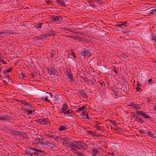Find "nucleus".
<instances>
[{
  "label": "nucleus",
  "mask_w": 156,
  "mask_h": 156,
  "mask_svg": "<svg viewBox=\"0 0 156 156\" xmlns=\"http://www.w3.org/2000/svg\"><path fill=\"white\" fill-rule=\"evenodd\" d=\"M82 78L86 82L89 83L90 81V79H87L86 77H82Z\"/></svg>",
  "instance_id": "obj_28"
},
{
  "label": "nucleus",
  "mask_w": 156,
  "mask_h": 156,
  "mask_svg": "<svg viewBox=\"0 0 156 156\" xmlns=\"http://www.w3.org/2000/svg\"><path fill=\"white\" fill-rule=\"evenodd\" d=\"M152 40H154L156 43V37L154 35H152L151 36Z\"/></svg>",
  "instance_id": "obj_45"
},
{
  "label": "nucleus",
  "mask_w": 156,
  "mask_h": 156,
  "mask_svg": "<svg viewBox=\"0 0 156 156\" xmlns=\"http://www.w3.org/2000/svg\"><path fill=\"white\" fill-rule=\"evenodd\" d=\"M119 58L122 60H123L125 59V57L122 56V55H121L119 56Z\"/></svg>",
  "instance_id": "obj_58"
},
{
  "label": "nucleus",
  "mask_w": 156,
  "mask_h": 156,
  "mask_svg": "<svg viewBox=\"0 0 156 156\" xmlns=\"http://www.w3.org/2000/svg\"><path fill=\"white\" fill-rule=\"evenodd\" d=\"M133 108L137 110L139 109L140 107L138 105L135 104Z\"/></svg>",
  "instance_id": "obj_34"
},
{
  "label": "nucleus",
  "mask_w": 156,
  "mask_h": 156,
  "mask_svg": "<svg viewBox=\"0 0 156 156\" xmlns=\"http://www.w3.org/2000/svg\"><path fill=\"white\" fill-rule=\"evenodd\" d=\"M86 108L87 107L86 106H83L82 107L78 108L76 110V112H80L86 109Z\"/></svg>",
  "instance_id": "obj_19"
},
{
  "label": "nucleus",
  "mask_w": 156,
  "mask_h": 156,
  "mask_svg": "<svg viewBox=\"0 0 156 156\" xmlns=\"http://www.w3.org/2000/svg\"><path fill=\"white\" fill-rule=\"evenodd\" d=\"M143 116L144 118H145L151 120H152V118L151 116H150L149 115H147L146 114H145V113H144Z\"/></svg>",
  "instance_id": "obj_29"
},
{
  "label": "nucleus",
  "mask_w": 156,
  "mask_h": 156,
  "mask_svg": "<svg viewBox=\"0 0 156 156\" xmlns=\"http://www.w3.org/2000/svg\"><path fill=\"white\" fill-rule=\"evenodd\" d=\"M74 150L75 149H87L88 148L87 146L85 143L80 141H73Z\"/></svg>",
  "instance_id": "obj_1"
},
{
  "label": "nucleus",
  "mask_w": 156,
  "mask_h": 156,
  "mask_svg": "<svg viewBox=\"0 0 156 156\" xmlns=\"http://www.w3.org/2000/svg\"><path fill=\"white\" fill-rule=\"evenodd\" d=\"M123 23V25L124 26L127 27L129 25V24L127 23L126 22H125L124 23Z\"/></svg>",
  "instance_id": "obj_46"
},
{
  "label": "nucleus",
  "mask_w": 156,
  "mask_h": 156,
  "mask_svg": "<svg viewBox=\"0 0 156 156\" xmlns=\"http://www.w3.org/2000/svg\"><path fill=\"white\" fill-rule=\"evenodd\" d=\"M62 20V17L61 16H52L51 18V20L53 22L60 21Z\"/></svg>",
  "instance_id": "obj_7"
},
{
  "label": "nucleus",
  "mask_w": 156,
  "mask_h": 156,
  "mask_svg": "<svg viewBox=\"0 0 156 156\" xmlns=\"http://www.w3.org/2000/svg\"><path fill=\"white\" fill-rule=\"evenodd\" d=\"M12 133L13 134L15 135L19 136V134H18V131H15L14 130H12Z\"/></svg>",
  "instance_id": "obj_36"
},
{
  "label": "nucleus",
  "mask_w": 156,
  "mask_h": 156,
  "mask_svg": "<svg viewBox=\"0 0 156 156\" xmlns=\"http://www.w3.org/2000/svg\"><path fill=\"white\" fill-rule=\"evenodd\" d=\"M68 108V106L66 103H64L62 105L61 109L59 111V113L60 114H63Z\"/></svg>",
  "instance_id": "obj_8"
},
{
  "label": "nucleus",
  "mask_w": 156,
  "mask_h": 156,
  "mask_svg": "<svg viewBox=\"0 0 156 156\" xmlns=\"http://www.w3.org/2000/svg\"><path fill=\"white\" fill-rule=\"evenodd\" d=\"M78 40L79 41H84V39L83 38H79L78 39Z\"/></svg>",
  "instance_id": "obj_50"
},
{
  "label": "nucleus",
  "mask_w": 156,
  "mask_h": 156,
  "mask_svg": "<svg viewBox=\"0 0 156 156\" xmlns=\"http://www.w3.org/2000/svg\"><path fill=\"white\" fill-rule=\"evenodd\" d=\"M136 119H135V121H137L140 123H142L144 122L143 120L141 119L138 115L136 116Z\"/></svg>",
  "instance_id": "obj_20"
},
{
  "label": "nucleus",
  "mask_w": 156,
  "mask_h": 156,
  "mask_svg": "<svg viewBox=\"0 0 156 156\" xmlns=\"http://www.w3.org/2000/svg\"><path fill=\"white\" fill-rule=\"evenodd\" d=\"M58 138H59V137L58 136H56V137H55L54 136V138H53L54 140H55L56 141L58 140Z\"/></svg>",
  "instance_id": "obj_59"
},
{
  "label": "nucleus",
  "mask_w": 156,
  "mask_h": 156,
  "mask_svg": "<svg viewBox=\"0 0 156 156\" xmlns=\"http://www.w3.org/2000/svg\"><path fill=\"white\" fill-rule=\"evenodd\" d=\"M40 37H41V40H42L44 38H45L44 34L40 35Z\"/></svg>",
  "instance_id": "obj_47"
},
{
  "label": "nucleus",
  "mask_w": 156,
  "mask_h": 156,
  "mask_svg": "<svg viewBox=\"0 0 156 156\" xmlns=\"http://www.w3.org/2000/svg\"><path fill=\"white\" fill-rule=\"evenodd\" d=\"M74 153L77 155V156H80V155H81V156H84V154L82 153H81L80 152H79L77 151L76 150H74Z\"/></svg>",
  "instance_id": "obj_21"
},
{
  "label": "nucleus",
  "mask_w": 156,
  "mask_h": 156,
  "mask_svg": "<svg viewBox=\"0 0 156 156\" xmlns=\"http://www.w3.org/2000/svg\"><path fill=\"white\" fill-rule=\"evenodd\" d=\"M130 32V31H126V30H124L122 31V33L124 34H127V35H128V33H129V34H130L129 33Z\"/></svg>",
  "instance_id": "obj_39"
},
{
  "label": "nucleus",
  "mask_w": 156,
  "mask_h": 156,
  "mask_svg": "<svg viewBox=\"0 0 156 156\" xmlns=\"http://www.w3.org/2000/svg\"><path fill=\"white\" fill-rule=\"evenodd\" d=\"M58 98V95H55L54 97L53 100L55 101H56Z\"/></svg>",
  "instance_id": "obj_41"
},
{
  "label": "nucleus",
  "mask_w": 156,
  "mask_h": 156,
  "mask_svg": "<svg viewBox=\"0 0 156 156\" xmlns=\"http://www.w3.org/2000/svg\"><path fill=\"white\" fill-rule=\"evenodd\" d=\"M71 55L74 58H76V56L75 54L73 52H72L71 53Z\"/></svg>",
  "instance_id": "obj_64"
},
{
  "label": "nucleus",
  "mask_w": 156,
  "mask_h": 156,
  "mask_svg": "<svg viewBox=\"0 0 156 156\" xmlns=\"http://www.w3.org/2000/svg\"><path fill=\"white\" fill-rule=\"evenodd\" d=\"M88 133L92 134V135H94V132L91 131L89 130L88 131Z\"/></svg>",
  "instance_id": "obj_56"
},
{
  "label": "nucleus",
  "mask_w": 156,
  "mask_h": 156,
  "mask_svg": "<svg viewBox=\"0 0 156 156\" xmlns=\"http://www.w3.org/2000/svg\"><path fill=\"white\" fill-rule=\"evenodd\" d=\"M38 123H40L41 124L47 125L49 123V119L47 118H42L38 119L36 120Z\"/></svg>",
  "instance_id": "obj_4"
},
{
  "label": "nucleus",
  "mask_w": 156,
  "mask_h": 156,
  "mask_svg": "<svg viewBox=\"0 0 156 156\" xmlns=\"http://www.w3.org/2000/svg\"><path fill=\"white\" fill-rule=\"evenodd\" d=\"M41 144L44 146L45 147H49L51 148H53L55 147V145L50 142H43L41 141Z\"/></svg>",
  "instance_id": "obj_6"
},
{
  "label": "nucleus",
  "mask_w": 156,
  "mask_h": 156,
  "mask_svg": "<svg viewBox=\"0 0 156 156\" xmlns=\"http://www.w3.org/2000/svg\"><path fill=\"white\" fill-rule=\"evenodd\" d=\"M73 110L70 109L67 110L66 111H65L63 113L64 115H66V116L68 117L69 116L70 114L72 113Z\"/></svg>",
  "instance_id": "obj_15"
},
{
  "label": "nucleus",
  "mask_w": 156,
  "mask_h": 156,
  "mask_svg": "<svg viewBox=\"0 0 156 156\" xmlns=\"http://www.w3.org/2000/svg\"><path fill=\"white\" fill-rule=\"evenodd\" d=\"M135 103H131L129 104V105H128V107H133L134 106Z\"/></svg>",
  "instance_id": "obj_42"
},
{
  "label": "nucleus",
  "mask_w": 156,
  "mask_h": 156,
  "mask_svg": "<svg viewBox=\"0 0 156 156\" xmlns=\"http://www.w3.org/2000/svg\"><path fill=\"white\" fill-rule=\"evenodd\" d=\"M147 134L150 136L151 137L153 138H155V137L152 134V133L151 132H147Z\"/></svg>",
  "instance_id": "obj_37"
},
{
  "label": "nucleus",
  "mask_w": 156,
  "mask_h": 156,
  "mask_svg": "<svg viewBox=\"0 0 156 156\" xmlns=\"http://www.w3.org/2000/svg\"><path fill=\"white\" fill-rule=\"evenodd\" d=\"M99 152V151L95 147H94L92 150V156H96V154Z\"/></svg>",
  "instance_id": "obj_13"
},
{
  "label": "nucleus",
  "mask_w": 156,
  "mask_h": 156,
  "mask_svg": "<svg viewBox=\"0 0 156 156\" xmlns=\"http://www.w3.org/2000/svg\"><path fill=\"white\" fill-rule=\"evenodd\" d=\"M98 82L102 86H105V84L104 82H100V81H98Z\"/></svg>",
  "instance_id": "obj_52"
},
{
  "label": "nucleus",
  "mask_w": 156,
  "mask_h": 156,
  "mask_svg": "<svg viewBox=\"0 0 156 156\" xmlns=\"http://www.w3.org/2000/svg\"><path fill=\"white\" fill-rule=\"evenodd\" d=\"M48 97L47 96H46L45 97H42L41 98V99L42 100L47 102H50V100L48 99Z\"/></svg>",
  "instance_id": "obj_24"
},
{
  "label": "nucleus",
  "mask_w": 156,
  "mask_h": 156,
  "mask_svg": "<svg viewBox=\"0 0 156 156\" xmlns=\"http://www.w3.org/2000/svg\"><path fill=\"white\" fill-rule=\"evenodd\" d=\"M35 149H36L35 152H37V151L40 152V153H42V152H44V151H42L41 150H38L36 148H35Z\"/></svg>",
  "instance_id": "obj_51"
},
{
  "label": "nucleus",
  "mask_w": 156,
  "mask_h": 156,
  "mask_svg": "<svg viewBox=\"0 0 156 156\" xmlns=\"http://www.w3.org/2000/svg\"><path fill=\"white\" fill-rule=\"evenodd\" d=\"M151 98H148L147 99V100L148 101V102L149 103H150V102L151 101H152V99Z\"/></svg>",
  "instance_id": "obj_57"
},
{
  "label": "nucleus",
  "mask_w": 156,
  "mask_h": 156,
  "mask_svg": "<svg viewBox=\"0 0 156 156\" xmlns=\"http://www.w3.org/2000/svg\"><path fill=\"white\" fill-rule=\"evenodd\" d=\"M100 124V123L98 122H96L95 124V127L98 130L101 129V127L99 126V125Z\"/></svg>",
  "instance_id": "obj_22"
},
{
  "label": "nucleus",
  "mask_w": 156,
  "mask_h": 156,
  "mask_svg": "<svg viewBox=\"0 0 156 156\" xmlns=\"http://www.w3.org/2000/svg\"><path fill=\"white\" fill-rule=\"evenodd\" d=\"M47 70L48 71L50 75L54 74V73L53 72V70L50 69L49 68H47Z\"/></svg>",
  "instance_id": "obj_32"
},
{
  "label": "nucleus",
  "mask_w": 156,
  "mask_h": 156,
  "mask_svg": "<svg viewBox=\"0 0 156 156\" xmlns=\"http://www.w3.org/2000/svg\"><path fill=\"white\" fill-rule=\"evenodd\" d=\"M132 117H133L135 119H136V117L137 116H136V115L134 114V112H132Z\"/></svg>",
  "instance_id": "obj_55"
},
{
  "label": "nucleus",
  "mask_w": 156,
  "mask_h": 156,
  "mask_svg": "<svg viewBox=\"0 0 156 156\" xmlns=\"http://www.w3.org/2000/svg\"><path fill=\"white\" fill-rule=\"evenodd\" d=\"M20 102H21L22 104H23L25 106H27L28 105V103L27 102L25 101L21 100L20 101Z\"/></svg>",
  "instance_id": "obj_33"
},
{
  "label": "nucleus",
  "mask_w": 156,
  "mask_h": 156,
  "mask_svg": "<svg viewBox=\"0 0 156 156\" xmlns=\"http://www.w3.org/2000/svg\"><path fill=\"white\" fill-rule=\"evenodd\" d=\"M61 140H63V144H66L67 142L69 140V139L67 137H64L63 138H61Z\"/></svg>",
  "instance_id": "obj_26"
},
{
  "label": "nucleus",
  "mask_w": 156,
  "mask_h": 156,
  "mask_svg": "<svg viewBox=\"0 0 156 156\" xmlns=\"http://www.w3.org/2000/svg\"><path fill=\"white\" fill-rule=\"evenodd\" d=\"M54 71L55 72V75L56 76H58V72L56 69L54 71Z\"/></svg>",
  "instance_id": "obj_53"
},
{
  "label": "nucleus",
  "mask_w": 156,
  "mask_h": 156,
  "mask_svg": "<svg viewBox=\"0 0 156 156\" xmlns=\"http://www.w3.org/2000/svg\"><path fill=\"white\" fill-rule=\"evenodd\" d=\"M96 2H97L98 3V4H101V1L100 0H96L95 1Z\"/></svg>",
  "instance_id": "obj_63"
},
{
  "label": "nucleus",
  "mask_w": 156,
  "mask_h": 156,
  "mask_svg": "<svg viewBox=\"0 0 156 156\" xmlns=\"http://www.w3.org/2000/svg\"><path fill=\"white\" fill-rule=\"evenodd\" d=\"M73 142L72 141L70 143H68L67 144V145H68V147H71V148L74 150V148L73 147Z\"/></svg>",
  "instance_id": "obj_25"
},
{
  "label": "nucleus",
  "mask_w": 156,
  "mask_h": 156,
  "mask_svg": "<svg viewBox=\"0 0 156 156\" xmlns=\"http://www.w3.org/2000/svg\"><path fill=\"white\" fill-rule=\"evenodd\" d=\"M66 72L67 73L66 76L68 77V78L70 79L72 81H74L73 79V76L71 73V72H69L68 71H66Z\"/></svg>",
  "instance_id": "obj_14"
},
{
  "label": "nucleus",
  "mask_w": 156,
  "mask_h": 156,
  "mask_svg": "<svg viewBox=\"0 0 156 156\" xmlns=\"http://www.w3.org/2000/svg\"><path fill=\"white\" fill-rule=\"evenodd\" d=\"M66 129L67 128L66 126H60L58 129L59 130L61 131Z\"/></svg>",
  "instance_id": "obj_23"
},
{
  "label": "nucleus",
  "mask_w": 156,
  "mask_h": 156,
  "mask_svg": "<svg viewBox=\"0 0 156 156\" xmlns=\"http://www.w3.org/2000/svg\"><path fill=\"white\" fill-rule=\"evenodd\" d=\"M153 81L152 79H150L148 81V83H149V84L151 83L152 84V83H151V82Z\"/></svg>",
  "instance_id": "obj_60"
},
{
  "label": "nucleus",
  "mask_w": 156,
  "mask_h": 156,
  "mask_svg": "<svg viewBox=\"0 0 156 156\" xmlns=\"http://www.w3.org/2000/svg\"><path fill=\"white\" fill-rule=\"evenodd\" d=\"M139 132H140V133L141 134H147V133H145L143 130H139Z\"/></svg>",
  "instance_id": "obj_48"
},
{
  "label": "nucleus",
  "mask_w": 156,
  "mask_h": 156,
  "mask_svg": "<svg viewBox=\"0 0 156 156\" xmlns=\"http://www.w3.org/2000/svg\"><path fill=\"white\" fill-rule=\"evenodd\" d=\"M0 61L3 64H6V63L5 62L3 59L1 60Z\"/></svg>",
  "instance_id": "obj_61"
},
{
  "label": "nucleus",
  "mask_w": 156,
  "mask_h": 156,
  "mask_svg": "<svg viewBox=\"0 0 156 156\" xmlns=\"http://www.w3.org/2000/svg\"><path fill=\"white\" fill-rule=\"evenodd\" d=\"M42 23H40L37 24V25H36V27L37 28H39V29L41 28V24Z\"/></svg>",
  "instance_id": "obj_44"
},
{
  "label": "nucleus",
  "mask_w": 156,
  "mask_h": 156,
  "mask_svg": "<svg viewBox=\"0 0 156 156\" xmlns=\"http://www.w3.org/2000/svg\"><path fill=\"white\" fill-rule=\"evenodd\" d=\"M44 34L45 38H48L50 36H52L51 34H50V33L45 34Z\"/></svg>",
  "instance_id": "obj_35"
},
{
  "label": "nucleus",
  "mask_w": 156,
  "mask_h": 156,
  "mask_svg": "<svg viewBox=\"0 0 156 156\" xmlns=\"http://www.w3.org/2000/svg\"><path fill=\"white\" fill-rule=\"evenodd\" d=\"M113 68L114 69L112 70L113 71V72L114 73H115L116 74H117L118 72L116 69V68L115 67H114Z\"/></svg>",
  "instance_id": "obj_49"
},
{
  "label": "nucleus",
  "mask_w": 156,
  "mask_h": 156,
  "mask_svg": "<svg viewBox=\"0 0 156 156\" xmlns=\"http://www.w3.org/2000/svg\"><path fill=\"white\" fill-rule=\"evenodd\" d=\"M23 110L25 111L29 115H31L32 114V112L31 110H30L28 109H26L25 108H24L23 109Z\"/></svg>",
  "instance_id": "obj_27"
},
{
  "label": "nucleus",
  "mask_w": 156,
  "mask_h": 156,
  "mask_svg": "<svg viewBox=\"0 0 156 156\" xmlns=\"http://www.w3.org/2000/svg\"><path fill=\"white\" fill-rule=\"evenodd\" d=\"M10 117L7 115H2L0 116V120L2 121H8Z\"/></svg>",
  "instance_id": "obj_11"
},
{
  "label": "nucleus",
  "mask_w": 156,
  "mask_h": 156,
  "mask_svg": "<svg viewBox=\"0 0 156 156\" xmlns=\"http://www.w3.org/2000/svg\"><path fill=\"white\" fill-rule=\"evenodd\" d=\"M93 54L89 52V49L86 48H83V51L81 52L80 55L84 58H86V56L89 57L93 55Z\"/></svg>",
  "instance_id": "obj_3"
},
{
  "label": "nucleus",
  "mask_w": 156,
  "mask_h": 156,
  "mask_svg": "<svg viewBox=\"0 0 156 156\" xmlns=\"http://www.w3.org/2000/svg\"><path fill=\"white\" fill-rule=\"evenodd\" d=\"M12 70V68H10L9 69H7L6 70V72H7V73H9Z\"/></svg>",
  "instance_id": "obj_54"
},
{
  "label": "nucleus",
  "mask_w": 156,
  "mask_h": 156,
  "mask_svg": "<svg viewBox=\"0 0 156 156\" xmlns=\"http://www.w3.org/2000/svg\"><path fill=\"white\" fill-rule=\"evenodd\" d=\"M47 93L49 95L50 98H51L53 96V95L51 93V92H49V93Z\"/></svg>",
  "instance_id": "obj_62"
},
{
  "label": "nucleus",
  "mask_w": 156,
  "mask_h": 156,
  "mask_svg": "<svg viewBox=\"0 0 156 156\" xmlns=\"http://www.w3.org/2000/svg\"><path fill=\"white\" fill-rule=\"evenodd\" d=\"M6 76V77H4V79H3L2 80L5 84H8V82L9 81V75H7Z\"/></svg>",
  "instance_id": "obj_18"
},
{
  "label": "nucleus",
  "mask_w": 156,
  "mask_h": 156,
  "mask_svg": "<svg viewBox=\"0 0 156 156\" xmlns=\"http://www.w3.org/2000/svg\"><path fill=\"white\" fill-rule=\"evenodd\" d=\"M136 113L141 116H143L144 113L142 111H137Z\"/></svg>",
  "instance_id": "obj_31"
},
{
  "label": "nucleus",
  "mask_w": 156,
  "mask_h": 156,
  "mask_svg": "<svg viewBox=\"0 0 156 156\" xmlns=\"http://www.w3.org/2000/svg\"><path fill=\"white\" fill-rule=\"evenodd\" d=\"M54 64H51V66H50L51 70H53V71L55 70L56 69H55L54 67Z\"/></svg>",
  "instance_id": "obj_43"
},
{
  "label": "nucleus",
  "mask_w": 156,
  "mask_h": 156,
  "mask_svg": "<svg viewBox=\"0 0 156 156\" xmlns=\"http://www.w3.org/2000/svg\"><path fill=\"white\" fill-rule=\"evenodd\" d=\"M119 87V89L122 90V91L125 93H127L126 92H127V93L128 92V90H127V87L126 84L124 83H123L122 85L120 84Z\"/></svg>",
  "instance_id": "obj_9"
},
{
  "label": "nucleus",
  "mask_w": 156,
  "mask_h": 156,
  "mask_svg": "<svg viewBox=\"0 0 156 156\" xmlns=\"http://www.w3.org/2000/svg\"><path fill=\"white\" fill-rule=\"evenodd\" d=\"M23 135L22 136L24 138L27 139L29 138L28 136L26 133H23Z\"/></svg>",
  "instance_id": "obj_38"
},
{
  "label": "nucleus",
  "mask_w": 156,
  "mask_h": 156,
  "mask_svg": "<svg viewBox=\"0 0 156 156\" xmlns=\"http://www.w3.org/2000/svg\"><path fill=\"white\" fill-rule=\"evenodd\" d=\"M13 32L11 30H6L2 32H0V34H5L7 35H9L11 34H13ZM1 36H0V37Z\"/></svg>",
  "instance_id": "obj_10"
},
{
  "label": "nucleus",
  "mask_w": 156,
  "mask_h": 156,
  "mask_svg": "<svg viewBox=\"0 0 156 156\" xmlns=\"http://www.w3.org/2000/svg\"><path fill=\"white\" fill-rule=\"evenodd\" d=\"M20 79H25V78H27V77L25 76L23 74H22L20 76Z\"/></svg>",
  "instance_id": "obj_40"
},
{
  "label": "nucleus",
  "mask_w": 156,
  "mask_h": 156,
  "mask_svg": "<svg viewBox=\"0 0 156 156\" xmlns=\"http://www.w3.org/2000/svg\"><path fill=\"white\" fill-rule=\"evenodd\" d=\"M81 117H82L83 118L85 119H87V118H89L87 111H84L80 115Z\"/></svg>",
  "instance_id": "obj_12"
},
{
  "label": "nucleus",
  "mask_w": 156,
  "mask_h": 156,
  "mask_svg": "<svg viewBox=\"0 0 156 156\" xmlns=\"http://www.w3.org/2000/svg\"><path fill=\"white\" fill-rule=\"evenodd\" d=\"M56 2L58 3V4L62 6H66V5H65V2L64 1H63V0H56Z\"/></svg>",
  "instance_id": "obj_16"
},
{
  "label": "nucleus",
  "mask_w": 156,
  "mask_h": 156,
  "mask_svg": "<svg viewBox=\"0 0 156 156\" xmlns=\"http://www.w3.org/2000/svg\"><path fill=\"white\" fill-rule=\"evenodd\" d=\"M110 89L112 92L114 93L116 97H119V90L117 88H116L114 85H112L110 86Z\"/></svg>",
  "instance_id": "obj_5"
},
{
  "label": "nucleus",
  "mask_w": 156,
  "mask_h": 156,
  "mask_svg": "<svg viewBox=\"0 0 156 156\" xmlns=\"http://www.w3.org/2000/svg\"><path fill=\"white\" fill-rule=\"evenodd\" d=\"M35 148L28 147L26 148L25 152L26 154L30 156H32L37 153L35 152Z\"/></svg>",
  "instance_id": "obj_2"
},
{
  "label": "nucleus",
  "mask_w": 156,
  "mask_h": 156,
  "mask_svg": "<svg viewBox=\"0 0 156 156\" xmlns=\"http://www.w3.org/2000/svg\"><path fill=\"white\" fill-rule=\"evenodd\" d=\"M78 93L80 94L79 96H83L84 98H87L88 97L87 94L85 93V91H80L78 92Z\"/></svg>",
  "instance_id": "obj_17"
},
{
  "label": "nucleus",
  "mask_w": 156,
  "mask_h": 156,
  "mask_svg": "<svg viewBox=\"0 0 156 156\" xmlns=\"http://www.w3.org/2000/svg\"><path fill=\"white\" fill-rule=\"evenodd\" d=\"M137 83H138V84H137V87H136V90H137V91H139V90L140 89V87L141 86V83H140L138 81L137 82Z\"/></svg>",
  "instance_id": "obj_30"
}]
</instances>
